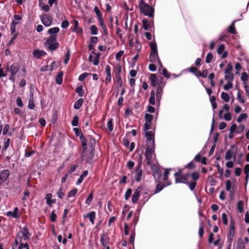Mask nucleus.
Listing matches in <instances>:
<instances>
[{
  "mask_svg": "<svg viewBox=\"0 0 249 249\" xmlns=\"http://www.w3.org/2000/svg\"><path fill=\"white\" fill-rule=\"evenodd\" d=\"M235 22V21H234L232 23V24L231 25H230V26L229 27V30H228L229 32H230V33L232 34H236V30H235V28L234 25V23Z\"/></svg>",
  "mask_w": 249,
  "mask_h": 249,
  "instance_id": "c756f323",
  "label": "nucleus"
},
{
  "mask_svg": "<svg viewBox=\"0 0 249 249\" xmlns=\"http://www.w3.org/2000/svg\"><path fill=\"white\" fill-rule=\"evenodd\" d=\"M221 98L225 102H229V99H230V97H229V95L227 93L224 92H222V93H221Z\"/></svg>",
  "mask_w": 249,
  "mask_h": 249,
  "instance_id": "7c9ffc66",
  "label": "nucleus"
},
{
  "mask_svg": "<svg viewBox=\"0 0 249 249\" xmlns=\"http://www.w3.org/2000/svg\"><path fill=\"white\" fill-rule=\"evenodd\" d=\"M9 71L11 73V76H14L18 71V67L16 64H13L11 66Z\"/></svg>",
  "mask_w": 249,
  "mask_h": 249,
  "instance_id": "f3484780",
  "label": "nucleus"
},
{
  "mask_svg": "<svg viewBox=\"0 0 249 249\" xmlns=\"http://www.w3.org/2000/svg\"><path fill=\"white\" fill-rule=\"evenodd\" d=\"M93 198L92 193H91L86 200V203L87 204H90L92 199Z\"/></svg>",
  "mask_w": 249,
  "mask_h": 249,
  "instance_id": "5fc2aeb1",
  "label": "nucleus"
},
{
  "mask_svg": "<svg viewBox=\"0 0 249 249\" xmlns=\"http://www.w3.org/2000/svg\"><path fill=\"white\" fill-rule=\"evenodd\" d=\"M164 185L162 183L160 182L157 184L156 186V189L155 190V193H158L162 190L163 188Z\"/></svg>",
  "mask_w": 249,
  "mask_h": 249,
  "instance_id": "4c0bfd02",
  "label": "nucleus"
},
{
  "mask_svg": "<svg viewBox=\"0 0 249 249\" xmlns=\"http://www.w3.org/2000/svg\"><path fill=\"white\" fill-rule=\"evenodd\" d=\"M147 147L145 152V155L151 156L154 151L155 143L153 142H150L149 143H146Z\"/></svg>",
  "mask_w": 249,
  "mask_h": 249,
  "instance_id": "0eeeda50",
  "label": "nucleus"
},
{
  "mask_svg": "<svg viewBox=\"0 0 249 249\" xmlns=\"http://www.w3.org/2000/svg\"><path fill=\"white\" fill-rule=\"evenodd\" d=\"M142 190V187L139 186L137 188V189L135 190V192L133 194L132 197V202L133 203H136L139 199L140 196V193Z\"/></svg>",
  "mask_w": 249,
  "mask_h": 249,
  "instance_id": "6e6552de",
  "label": "nucleus"
},
{
  "mask_svg": "<svg viewBox=\"0 0 249 249\" xmlns=\"http://www.w3.org/2000/svg\"><path fill=\"white\" fill-rule=\"evenodd\" d=\"M140 11L145 16H148L150 18H153L154 16V9L150 6L148 4L145 3L144 0H141L139 3Z\"/></svg>",
  "mask_w": 249,
  "mask_h": 249,
  "instance_id": "f257e3e1",
  "label": "nucleus"
},
{
  "mask_svg": "<svg viewBox=\"0 0 249 249\" xmlns=\"http://www.w3.org/2000/svg\"><path fill=\"white\" fill-rule=\"evenodd\" d=\"M116 81L118 84L120 86H122L123 84V81L121 75H117L116 76Z\"/></svg>",
  "mask_w": 249,
  "mask_h": 249,
  "instance_id": "6e6d98bb",
  "label": "nucleus"
},
{
  "mask_svg": "<svg viewBox=\"0 0 249 249\" xmlns=\"http://www.w3.org/2000/svg\"><path fill=\"white\" fill-rule=\"evenodd\" d=\"M155 94L154 91H153V90L151 91V92L150 93V97L149 101L150 104L152 105H154L155 103Z\"/></svg>",
  "mask_w": 249,
  "mask_h": 249,
  "instance_id": "393cba45",
  "label": "nucleus"
},
{
  "mask_svg": "<svg viewBox=\"0 0 249 249\" xmlns=\"http://www.w3.org/2000/svg\"><path fill=\"white\" fill-rule=\"evenodd\" d=\"M79 118L77 116H74L73 117V120L71 122V124L73 126H76L78 125Z\"/></svg>",
  "mask_w": 249,
  "mask_h": 249,
  "instance_id": "f704fd0d",
  "label": "nucleus"
},
{
  "mask_svg": "<svg viewBox=\"0 0 249 249\" xmlns=\"http://www.w3.org/2000/svg\"><path fill=\"white\" fill-rule=\"evenodd\" d=\"M145 161H146V164L148 165H151V162H152V160H151V158H152V156H147V155H145Z\"/></svg>",
  "mask_w": 249,
  "mask_h": 249,
  "instance_id": "3c124183",
  "label": "nucleus"
},
{
  "mask_svg": "<svg viewBox=\"0 0 249 249\" xmlns=\"http://www.w3.org/2000/svg\"><path fill=\"white\" fill-rule=\"evenodd\" d=\"M187 184L189 185L190 189L191 191H193L194 190V189L195 188V187L196 186V181H194V182H192L190 183L188 182V183H187Z\"/></svg>",
  "mask_w": 249,
  "mask_h": 249,
  "instance_id": "bf43d9fd",
  "label": "nucleus"
},
{
  "mask_svg": "<svg viewBox=\"0 0 249 249\" xmlns=\"http://www.w3.org/2000/svg\"><path fill=\"white\" fill-rule=\"evenodd\" d=\"M73 131H74L75 135L77 137L80 136L81 134H82L81 130L80 129H79L78 128H76V127L74 128Z\"/></svg>",
  "mask_w": 249,
  "mask_h": 249,
  "instance_id": "e2e57ef3",
  "label": "nucleus"
},
{
  "mask_svg": "<svg viewBox=\"0 0 249 249\" xmlns=\"http://www.w3.org/2000/svg\"><path fill=\"white\" fill-rule=\"evenodd\" d=\"M10 173L8 170H3L0 174V184L4 182L8 178Z\"/></svg>",
  "mask_w": 249,
  "mask_h": 249,
  "instance_id": "1a4fd4ad",
  "label": "nucleus"
},
{
  "mask_svg": "<svg viewBox=\"0 0 249 249\" xmlns=\"http://www.w3.org/2000/svg\"><path fill=\"white\" fill-rule=\"evenodd\" d=\"M145 119L146 120V122H148L151 123V122L153 119V116L150 114L146 113L144 115Z\"/></svg>",
  "mask_w": 249,
  "mask_h": 249,
  "instance_id": "473e14b6",
  "label": "nucleus"
},
{
  "mask_svg": "<svg viewBox=\"0 0 249 249\" xmlns=\"http://www.w3.org/2000/svg\"><path fill=\"white\" fill-rule=\"evenodd\" d=\"M89 74H91L90 73H86V72H85V73H83L82 74H81L79 78H78V79L80 81H84L85 78H86V77L88 75H89Z\"/></svg>",
  "mask_w": 249,
  "mask_h": 249,
  "instance_id": "de8ad7c7",
  "label": "nucleus"
},
{
  "mask_svg": "<svg viewBox=\"0 0 249 249\" xmlns=\"http://www.w3.org/2000/svg\"><path fill=\"white\" fill-rule=\"evenodd\" d=\"M162 89L161 87L159 86L157 90V98L158 100H160L161 96Z\"/></svg>",
  "mask_w": 249,
  "mask_h": 249,
  "instance_id": "72a5a7b5",
  "label": "nucleus"
},
{
  "mask_svg": "<svg viewBox=\"0 0 249 249\" xmlns=\"http://www.w3.org/2000/svg\"><path fill=\"white\" fill-rule=\"evenodd\" d=\"M59 31V29L58 27H53L52 28H50L48 30V33L52 35H56V34L58 33Z\"/></svg>",
  "mask_w": 249,
  "mask_h": 249,
  "instance_id": "b1692460",
  "label": "nucleus"
},
{
  "mask_svg": "<svg viewBox=\"0 0 249 249\" xmlns=\"http://www.w3.org/2000/svg\"><path fill=\"white\" fill-rule=\"evenodd\" d=\"M248 117V115L246 113H242L241 114H240L238 118H237V122L240 123L241 122L242 120L243 119H246Z\"/></svg>",
  "mask_w": 249,
  "mask_h": 249,
  "instance_id": "a19ab883",
  "label": "nucleus"
},
{
  "mask_svg": "<svg viewBox=\"0 0 249 249\" xmlns=\"http://www.w3.org/2000/svg\"><path fill=\"white\" fill-rule=\"evenodd\" d=\"M241 79L242 81L244 82V84L246 85L248 79V75L246 72H242Z\"/></svg>",
  "mask_w": 249,
  "mask_h": 249,
  "instance_id": "c85d7f7f",
  "label": "nucleus"
},
{
  "mask_svg": "<svg viewBox=\"0 0 249 249\" xmlns=\"http://www.w3.org/2000/svg\"><path fill=\"white\" fill-rule=\"evenodd\" d=\"M63 72L62 71L58 73L56 76L55 81L58 84H61L63 80Z\"/></svg>",
  "mask_w": 249,
  "mask_h": 249,
  "instance_id": "412c9836",
  "label": "nucleus"
},
{
  "mask_svg": "<svg viewBox=\"0 0 249 249\" xmlns=\"http://www.w3.org/2000/svg\"><path fill=\"white\" fill-rule=\"evenodd\" d=\"M16 104L17 106L19 107H23V104L22 103V101L21 100V99L19 97H17L16 100Z\"/></svg>",
  "mask_w": 249,
  "mask_h": 249,
  "instance_id": "052dcab7",
  "label": "nucleus"
},
{
  "mask_svg": "<svg viewBox=\"0 0 249 249\" xmlns=\"http://www.w3.org/2000/svg\"><path fill=\"white\" fill-rule=\"evenodd\" d=\"M152 123L145 122L144 125L143 130L144 131H147L150 128Z\"/></svg>",
  "mask_w": 249,
  "mask_h": 249,
  "instance_id": "0e129e2a",
  "label": "nucleus"
},
{
  "mask_svg": "<svg viewBox=\"0 0 249 249\" xmlns=\"http://www.w3.org/2000/svg\"><path fill=\"white\" fill-rule=\"evenodd\" d=\"M53 20V18L51 16L46 14L42 15L41 17L42 22L46 26H49L52 25Z\"/></svg>",
  "mask_w": 249,
  "mask_h": 249,
  "instance_id": "39448f33",
  "label": "nucleus"
},
{
  "mask_svg": "<svg viewBox=\"0 0 249 249\" xmlns=\"http://www.w3.org/2000/svg\"><path fill=\"white\" fill-rule=\"evenodd\" d=\"M57 196L61 199H63L65 196V193L62 191V188H60L56 192Z\"/></svg>",
  "mask_w": 249,
  "mask_h": 249,
  "instance_id": "2f4dec72",
  "label": "nucleus"
},
{
  "mask_svg": "<svg viewBox=\"0 0 249 249\" xmlns=\"http://www.w3.org/2000/svg\"><path fill=\"white\" fill-rule=\"evenodd\" d=\"M132 193V190L131 188H128L127 189L125 195H124V198L126 200H127L130 196H131Z\"/></svg>",
  "mask_w": 249,
  "mask_h": 249,
  "instance_id": "49530a36",
  "label": "nucleus"
},
{
  "mask_svg": "<svg viewBox=\"0 0 249 249\" xmlns=\"http://www.w3.org/2000/svg\"><path fill=\"white\" fill-rule=\"evenodd\" d=\"M70 53H71L70 50L68 49L67 51V53H66V56H65V58L64 60V63L65 64H67L69 61L70 57Z\"/></svg>",
  "mask_w": 249,
  "mask_h": 249,
  "instance_id": "58836bf2",
  "label": "nucleus"
},
{
  "mask_svg": "<svg viewBox=\"0 0 249 249\" xmlns=\"http://www.w3.org/2000/svg\"><path fill=\"white\" fill-rule=\"evenodd\" d=\"M94 11L95 12V13H96L97 16L98 17V19H99V18H102V14H101L100 11L99 10V9H98V8L97 6H95L94 8Z\"/></svg>",
  "mask_w": 249,
  "mask_h": 249,
  "instance_id": "37998d69",
  "label": "nucleus"
},
{
  "mask_svg": "<svg viewBox=\"0 0 249 249\" xmlns=\"http://www.w3.org/2000/svg\"><path fill=\"white\" fill-rule=\"evenodd\" d=\"M28 107L30 109H33L35 107L34 100H29Z\"/></svg>",
  "mask_w": 249,
  "mask_h": 249,
  "instance_id": "774afa93",
  "label": "nucleus"
},
{
  "mask_svg": "<svg viewBox=\"0 0 249 249\" xmlns=\"http://www.w3.org/2000/svg\"><path fill=\"white\" fill-rule=\"evenodd\" d=\"M234 79V74L233 73H229L228 74H225V79L226 80H229V81L232 82Z\"/></svg>",
  "mask_w": 249,
  "mask_h": 249,
  "instance_id": "bb28decb",
  "label": "nucleus"
},
{
  "mask_svg": "<svg viewBox=\"0 0 249 249\" xmlns=\"http://www.w3.org/2000/svg\"><path fill=\"white\" fill-rule=\"evenodd\" d=\"M224 118L225 120L227 121H229L231 120V114L229 112L226 113L224 115Z\"/></svg>",
  "mask_w": 249,
  "mask_h": 249,
  "instance_id": "69168bd1",
  "label": "nucleus"
},
{
  "mask_svg": "<svg viewBox=\"0 0 249 249\" xmlns=\"http://www.w3.org/2000/svg\"><path fill=\"white\" fill-rule=\"evenodd\" d=\"M237 249H245V245L243 240L240 238L237 241Z\"/></svg>",
  "mask_w": 249,
  "mask_h": 249,
  "instance_id": "6ab92c4d",
  "label": "nucleus"
},
{
  "mask_svg": "<svg viewBox=\"0 0 249 249\" xmlns=\"http://www.w3.org/2000/svg\"><path fill=\"white\" fill-rule=\"evenodd\" d=\"M109 241V238L107 234L104 233L101 235L100 238V242L103 247H106Z\"/></svg>",
  "mask_w": 249,
  "mask_h": 249,
  "instance_id": "9d476101",
  "label": "nucleus"
},
{
  "mask_svg": "<svg viewBox=\"0 0 249 249\" xmlns=\"http://www.w3.org/2000/svg\"><path fill=\"white\" fill-rule=\"evenodd\" d=\"M18 23V22H16L14 20H13L11 26V32L12 33H14L16 30V25Z\"/></svg>",
  "mask_w": 249,
  "mask_h": 249,
  "instance_id": "c03bdc74",
  "label": "nucleus"
},
{
  "mask_svg": "<svg viewBox=\"0 0 249 249\" xmlns=\"http://www.w3.org/2000/svg\"><path fill=\"white\" fill-rule=\"evenodd\" d=\"M44 44L45 47L51 51L57 49L59 46V43L57 42L56 35L51 36Z\"/></svg>",
  "mask_w": 249,
  "mask_h": 249,
  "instance_id": "f03ea898",
  "label": "nucleus"
},
{
  "mask_svg": "<svg viewBox=\"0 0 249 249\" xmlns=\"http://www.w3.org/2000/svg\"><path fill=\"white\" fill-rule=\"evenodd\" d=\"M150 80L152 86L156 87L158 85V79L155 74H151Z\"/></svg>",
  "mask_w": 249,
  "mask_h": 249,
  "instance_id": "4468645a",
  "label": "nucleus"
},
{
  "mask_svg": "<svg viewBox=\"0 0 249 249\" xmlns=\"http://www.w3.org/2000/svg\"><path fill=\"white\" fill-rule=\"evenodd\" d=\"M145 136L147 139V143H149L151 141L154 142V134L151 131H147L145 132Z\"/></svg>",
  "mask_w": 249,
  "mask_h": 249,
  "instance_id": "ddd939ff",
  "label": "nucleus"
},
{
  "mask_svg": "<svg viewBox=\"0 0 249 249\" xmlns=\"http://www.w3.org/2000/svg\"><path fill=\"white\" fill-rule=\"evenodd\" d=\"M237 99L242 104H244L245 103V100L244 99V98L242 97L241 94V93H240V91L239 90L238 93H237Z\"/></svg>",
  "mask_w": 249,
  "mask_h": 249,
  "instance_id": "4d7b16f0",
  "label": "nucleus"
},
{
  "mask_svg": "<svg viewBox=\"0 0 249 249\" xmlns=\"http://www.w3.org/2000/svg\"><path fill=\"white\" fill-rule=\"evenodd\" d=\"M143 28L145 30H147L148 29V23L147 20L143 19L142 21Z\"/></svg>",
  "mask_w": 249,
  "mask_h": 249,
  "instance_id": "338daca9",
  "label": "nucleus"
},
{
  "mask_svg": "<svg viewBox=\"0 0 249 249\" xmlns=\"http://www.w3.org/2000/svg\"><path fill=\"white\" fill-rule=\"evenodd\" d=\"M75 91L77 93H78V95L79 96H83L84 95V90L83 89V87L82 86H79L78 87L76 90H75Z\"/></svg>",
  "mask_w": 249,
  "mask_h": 249,
  "instance_id": "a878e982",
  "label": "nucleus"
},
{
  "mask_svg": "<svg viewBox=\"0 0 249 249\" xmlns=\"http://www.w3.org/2000/svg\"><path fill=\"white\" fill-rule=\"evenodd\" d=\"M18 208L16 207L14 209V212L9 211L7 212L6 215L8 216H12L16 218H18L19 217V215L18 213Z\"/></svg>",
  "mask_w": 249,
  "mask_h": 249,
  "instance_id": "2eb2a0df",
  "label": "nucleus"
},
{
  "mask_svg": "<svg viewBox=\"0 0 249 249\" xmlns=\"http://www.w3.org/2000/svg\"><path fill=\"white\" fill-rule=\"evenodd\" d=\"M157 59H159L158 53H151L149 55V60L151 62H155Z\"/></svg>",
  "mask_w": 249,
  "mask_h": 249,
  "instance_id": "4be33fe9",
  "label": "nucleus"
},
{
  "mask_svg": "<svg viewBox=\"0 0 249 249\" xmlns=\"http://www.w3.org/2000/svg\"><path fill=\"white\" fill-rule=\"evenodd\" d=\"M233 87V85H232V82L231 81H229L227 84H226L224 86V89L225 90H228L229 89H231Z\"/></svg>",
  "mask_w": 249,
  "mask_h": 249,
  "instance_id": "09e8293b",
  "label": "nucleus"
},
{
  "mask_svg": "<svg viewBox=\"0 0 249 249\" xmlns=\"http://www.w3.org/2000/svg\"><path fill=\"white\" fill-rule=\"evenodd\" d=\"M86 217H89L92 224H93L94 223V219L95 218V213L93 211L91 212L84 216V218Z\"/></svg>",
  "mask_w": 249,
  "mask_h": 249,
  "instance_id": "dca6fc26",
  "label": "nucleus"
},
{
  "mask_svg": "<svg viewBox=\"0 0 249 249\" xmlns=\"http://www.w3.org/2000/svg\"><path fill=\"white\" fill-rule=\"evenodd\" d=\"M237 210L239 212L241 213L243 211V202L240 200L237 203Z\"/></svg>",
  "mask_w": 249,
  "mask_h": 249,
  "instance_id": "c9c22d12",
  "label": "nucleus"
},
{
  "mask_svg": "<svg viewBox=\"0 0 249 249\" xmlns=\"http://www.w3.org/2000/svg\"><path fill=\"white\" fill-rule=\"evenodd\" d=\"M84 102V100L83 98H80L77 101H76L74 104V107L76 109H79L82 106L83 103Z\"/></svg>",
  "mask_w": 249,
  "mask_h": 249,
  "instance_id": "aec40b11",
  "label": "nucleus"
},
{
  "mask_svg": "<svg viewBox=\"0 0 249 249\" xmlns=\"http://www.w3.org/2000/svg\"><path fill=\"white\" fill-rule=\"evenodd\" d=\"M224 49L225 45L224 44H221L217 50V52L218 54H220L223 53L221 55L222 58H225L227 56V53L226 52H224Z\"/></svg>",
  "mask_w": 249,
  "mask_h": 249,
  "instance_id": "f8f14e48",
  "label": "nucleus"
},
{
  "mask_svg": "<svg viewBox=\"0 0 249 249\" xmlns=\"http://www.w3.org/2000/svg\"><path fill=\"white\" fill-rule=\"evenodd\" d=\"M46 54V53L44 51L37 49L34 50L33 53L34 56L37 59L40 58L41 56H44Z\"/></svg>",
  "mask_w": 249,
  "mask_h": 249,
  "instance_id": "9b49d317",
  "label": "nucleus"
},
{
  "mask_svg": "<svg viewBox=\"0 0 249 249\" xmlns=\"http://www.w3.org/2000/svg\"><path fill=\"white\" fill-rule=\"evenodd\" d=\"M18 249H30L27 243H21Z\"/></svg>",
  "mask_w": 249,
  "mask_h": 249,
  "instance_id": "864d4df0",
  "label": "nucleus"
},
{
  "mask_svg": "<svg viewBox=\"0 0 249 249\" xmlns=\"http://www.w3.org/2000/svg\"><path fill=\"white\" fill-rule=\"evenodd\" d=\"M237 151V147L234 145H231V149H229L226 153L225 159L230 160L233 157L235 160Z\"/></svg>",
  "mask_w": 249,
  "mask_h": 249,
  "instance_id": "7ed1b4c3",
  "label": "nucleus"
},
{
  "mask_svg": "<svg viewBox=\"0 0 249 249\" xmlns=\"http://www.w3.org/2000/svg\"><path fill=\"white\" fill-rule=\"evenodd\" d=\"M107 128L110 132H112L113 129V125L112 124V119H110L107 122Z\"/></svg>",
  "mask_w": 249,
  "mask_h": 249,
  "instance_id": "8fccbe9b",
  "label": "nucleus"
},
{
  "mask_svg": "<svg viewBox=\"0 0 249 249\" xmlns=\"http://www.w3.org/2000/svg\"><path fill=\"white\" fill-rule=\"evenodd\" d=\"M77 189L76 188H74L69 192L67 197H70L71 196H73L75 195V194L77 193Z\"/></svg>",
  "mask_w": 249,
  "mask_h": 249,
  "instance_id": "79ce46f5",
  "label": "nucleus"
},
{
  "mask_svg": "<svg viewBox=\"0 0 249 249\" xmlns=\"http://www.w3.org/2000/svg\"><path fill=\"white\" fill-rule=\"evenodd\" d=\"M149 45L151 50V53H158L156 43L155 42H151Z\"/></svg>",
  "mask_w": 249,
  "mask_h": 249,
  "instance_id": "5701e85b",
  "label": "nucleus"
},
{
  "mask_svg": "<svg viewBox=\"0 0 249 249\" xmlns=\"http://www.w3.org/2000/svg\"><path fill=\"white\" fill-rule=\"evenodd\" d=\"M192 178L194 180H197L199 177V173L197 172H194L191 174Z\"/></svg>",
  "mask_w": 249,
  "mask_h": 249,
  "instance_id": "ea45409f",
  "label": "nucleus"
},
{
  "mask_svg": "<svg viewBox=\"0 0 249 249\" xmlns=\"http://www.w3.org/2000/svg\"><path fill=\"white\" fill-rule=\"evenodd\" d=\"M80 140L81 142V144L82 145V146L83 147V152H84L87 150V139L83 136V134H81V135L80 136Z\"/></svg>",
  "mask_w": 249,
  "mask_h": 249,
  "instance_id": "a211bd4d",
  "label": "nucleus"
},
{
  "mask_svg": "<svg viewBox=\"0 0 249 249\" xmlns=\"http://www.w3.org/2000/svg\"><path fill=\"white\" fill-rule=\"evenodd\" d=\"M222 221H223V223L225 225H226L228 224L227 216V214L225 213H223L222 214Z\"/></svg>",
  "mask_w": 249,
  "mask_h": 249,
  "instance_id": "13d9d810",
  "label": "nucleus"
},
{
  "mask_svg": "<svg viewBox=\"0 0 249 249\" xmlns=\"http://www.w3.org/2000/svg\"><path fill=\"white\" fill-rule=\"evenodd\" d=\"M213 58V54L210 53H208L206 57V60H205L206 62L207 63H210L211 62V61L212 60Z\"/></svg>",
  "mask_w": 249,
  "mask_h": 249,
  "instance_id": "a18cd8bd",
  "label": "nucleus"
},
{
  "mask_svg": "<svg viewBox=\"0 0 249 249\" xmlns=\"http://www.w3.org/2000/svg\"><path fill=\"white\" fill-rule=\"evenodd\" d=\"M56 217H57L56 214L55 213L54 211H53L52 212L51 215L50 216L51 220L52 222H55L56 221Z\"/></svg>",
  "mask_w": 249,
  "mask_h": 249,
  "instance_id": "680f3d73",
  "label": "nucleus"
},
{
  "mask_svg": "<svg viewBox=\"0 0 249 249\" xmlns=\"http://www.w3.org/2000/svg\"><path fill=\"white\" fill-rule=\"evenodd\" d=\"M200 227L199 229V235L201 238L203 236V234L204 233V228L203 226V222H201L200 224Z\"/></svg>",
  "mask_w": 249,
  "mask_h": 249,
  "instance_id": "603ef678",
  "label": "nucleus"
},
{
  "mask_svg": "<svg viewBox=\"0 0 249 249\" xmlns=\"http://www.w3.org/2000/svg\"><path fill=\"white\" fill-rule=\"evenodd\" d=\"M141 164H142V163H140L138 165V166L135 171L134 178H135V180L137 182H139L141 180V178L142 176V169L141 168Z\"/></svg>",
  "mask_w": 249,
  "mask_h": 249,
  "instance_id": "423d86ee",
  "label": "nucleus"
},
{
  "mask_svg": "<svg viewBox=\"0 0 249 249\" xmlns=\"http://www.w3.org/2000/svg\"><path fill=\"white\" fill-rule=\"evenodd\" d=\"M174 177L175 178V182L176 183H188V182L186 179L185 177H184L183 174H182L181 170H179V171L174 174Z\"/></svg>",
  "mask_w": 249,
  "mask_h": 249,
  "instance_id": "20e7f679",
  "label": "nucleus"
},
{
  "mask_svg": "<svg viewBox=\"0 0 249 249\" xmlns=\"http://www.w3.org/2000/svg\"><path fill=\"white\" fill-rule=\"evenodd\" d=\"M90 33L92 35H96L98 33V29L95 25H92L90 27Z\"/></svg>",
  "mask_w": 249,
  "mask_h": 249,
  "instance_id": "e433bc0d",
  "label": "nucleus"
},
{
  "mask_svg": "<svg viewBox=\"0 0 249 249\" xmlns=\"http://www.w3.org/2000/svg\"><path fill=\"white\" fill-rule=\"evenodd\" d=\"M232 66L231 63H229L227 66L226 69L224 70L225 74H228L229 73H231L232 71Z\"/></svg>",
  "mask_w": 249,
  "mask_h": 249,
  "instance_id": "cd10ccee",
  "label": "nucleus"
}]
</instances>
